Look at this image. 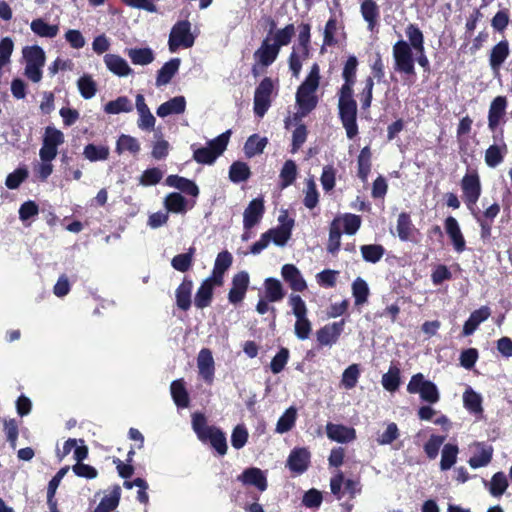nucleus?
Returning <instances> with one entry per match:
<instances>
[{
    "mask_svg": "<svg viewBox=\"0 0 512 512\" xmlns=\"http://www.w3.org/2000/svg\"><path fill=\"white\" fill-rule=\"evenodd\" d=\"M320 83V69L315 63L310 69L305 81L299 86L296 93V103L299 108L298 114L306 116L317 105L316 91Z\"/></svg>",
    "mask_w": 512,
    "mask_h": 512,
    "instance_id": "obj_1",
    "label": "nucleus"
},
{
    "mask_svg": "<svg viewBox=\"0 0 512 512\" xmlns=\"http://www.w3.org/2000/svg\"><path fill=\"white\" fill-rule=\"evenodd\" d=\"M192 428L201 442L210 443L220 455L226 454L227 442L224 433L215 426H209L203 414L192 415Z\"/></svg>",
    "mask_w": 512,
    "mask_h": 512,
    "instance_id": "obj_2",
    "label": "nucleus"
},
{
    "mask_svg": "<svg viewBox=\"0 0 512 512\" xmlns=\"http://www.w3.org/2000/svg\"><path fill=\"white\" fill-rule=\"evenodd\" d=\"M231 131L227 130L215 139L208 142L207 147L194 150L193 158L201 164H212L226 149Z\"/></svg>",
    "mask_w": 512,
    "mask_h": 512,
    "instance_id": "obj_3",
    "label": "nucleus"
},
{
    "mask_svg": "<svg viewBox=\"0 0 512 512\" xmlns=\"http://www.w3.org/2000/svg\"><path fill=\"white\" fill-rule=\"evenodd\" d=\"M25 60V75L33 82L37 83L42 78V68L45 64V52L37 45L26 46L22 50Z\"/></svg>",
    "mask_w": 512,
    "mask_h": 512,
    "instance_id": "obj_4",
    "label": "nucleus"
},
{
    "mask_svg": "<svg viewBox=\"0 0 512 512\" xmlns=\"http://www.w3.org/2000/svg\"><path fill=\"white\" fill-rule=\"evenodd\" d=\"M191 25L188 21L176 23L169 35V50L176 52L179 47L190 48L194 44V36L191 33Z\"/></svg>",
    "mask_w": 512,
    "mask_h": 512,
    "instance_id": "obj_5",
    "label": "nucleus"
},
{
    "mask_svg": "<svg viewBox=\"0 0 512 512\" xmlns=\"http://www.w3.org/2000/svg\"><path fill=\"white\" fill-rule=\"evenodd\" d=\"M64 143V134L54 128L47 127L43 138V145L39 151L40 159L54 160L58 154V147Z\"/></svg>",
    "mask_w": 512,
    "mask_h": 512,
    "instance_id": "obj_6",
    "label": "nucleus"
},
{
    "mask_svg": "<svg viewBox=\"0 0 512 512\" xmlns=\"http://www.w3.org/2000/svg\"><path fill=\"white\" fill-rule=\"evenodd\" d=\"M273 90L274 85L270 78H264L257 86L254 94V113L258 117H263L268 111Z\"/></svg>",
    "mask_w": 512,
    "mask_h": 512,
    "instance_id": "obj_7",
    "label": "nucleus"
},
{
    "mask_svg": "<svg viewBox=\"0 0 512 512\" xmlns=\"http://www.w3.org/2000/svg\"><path fill=\"white\" fill-rule=\"evenodd\" d=\"M339 114L347 137L352 139L358 133L356 123L357 105L354 100H339Z\"/></svg>",
    "mask_w": 512,
    "mask_h": 512,
    "instance_id": "obj_8",
    "label": "nucleus"
},
{
    "mask_svg": "<svg viewBox=\"0 0 512 512\" xmlns=\"http://www.w3.org/2000/svg\"><path fill=\"white\" fill-rule=\"evenodd\" d=\"M396 69L404 73H412L414 60L410 46L405 41H398L393 47Z\"/></svg>",
    "mask_w": 512,
    "mask_h": 512,
    "instance_id": "obj_9",
    "label": "nucleus"
},
{
    "mask_svg": "<svg viewBox=\"0 0 512 512\" xmlns=\"http://www.w3.org/2000/svg\"><path fill=\"white\" fill-rule=\"evenodd\" d=\"M279 52L280 50L277 48V46H274L271 43V39L269 37L265 38L261 46L254 53L256 65L254 66L253 70L255 71L258 66H270L278 57Z\"/></svg>",
    "mask_w": 512,
    "mask_h": 512,
    "instance_id": "obj_10",
    "label": "nucleus"
},
{
    "mask_svg": "<svg viewBox=\"0 0 512 512\" xmlns=\"http://www.w3.org/2000/svg\"><path fill=\"white\" fill-rule=\"evenodd\" d=\"M345 321L341 320L326 324L320 328L317 333V341L322 346H332L337 343L340 335L344 330Z\"/></svg>",
    "mask_w": 512,
    "mask_h": 512,
    "instance_id": "obj_11",
    "label": "nucleus"
},
{
    "mask_svg": "<svg viewBox=\"0 0 512 512\" xmlns=\"http://www.w3.org/2000/svg\"><path fill=\"white\" fill-rule=\"evenodd\" d=\"M135 107L138 113L137 126L143 131H152L156 124V118L151 113L142 94H137L135 98Z\"/></svg>",
    "mask_w": 512,
    "mask_h": 512,
    "instance_id": "obj_12",
    "label": "nucleus"
},
{
    "mask_svg": "<svg viewBox=\"0 0 512 512\" xmlns=\"http://www.w3.org/2000/svg\"><path fill=\"white\" fill-rule=\"evenodd\" d=\"M465 201L470 207L475 205L481 194L479 176L476 173L466 174L461 182Z\"/></svg>",
    "mask_w": 512,
    "mask_h": 512,
    "instance_id": "obj_13",
    "label": "nucleus"
},
{
    "mask_svg": "<svg viewBox=\"0 0 512 512\" xmlns=\"http://www.w3.org/2000/svg\"><path fill=\"white\" fill-rule=\"evenodd\" d=\"M249 285V275L245 271H241L234 275L232 287L228 294V299L232 304L241 302L246 294Z\"/></svg>",
    "mask_w": 512,
    "mask_h": 512,
    "instance_id": "obj_14",
    "label": "nucleus"
},
{
    "mask_svg": "<svg viewBox=\"0 0 512 512\" xmlns=\"http://www.w3.org/2000/svg\"><path fill=\"white\" fill-rule=\"evenodd\" d=\"M237 480L243 485L254 486L260 491L267 489V478L265 473L256 467L245 469L238 477Z\"/></svg>",
    "mask_w": 512,
    "mask_h": 512,
    "instance_id": "obj_15",
    "label": "nucleus"
},
{
    "mask_svg": "<svg viewBox=\"0 0 512 512\" xmlns=\"http://www.w3.org/2000/svg\"><path fill=\"white\" fill-rule=\"evenodd\" d=\"M281 276L296 292H302L307 288V283L300 270L293 264H285L281 268Z\"/></svg>",
    "mask_w": 512,
    "mask_h": 512,
    "instance_id": "obj_16",
    "label": "nucleus"
},
{
    "mask_svg": "<svg viewBox=\"0 0 512 512\" xmlns=\"http://www.w3.org/2000/svg\"><path fill=\"white\" fill-rule=\"evenodd\" d=\"M326 434L330 440L338 443H348L356 438L355 429L342 424L328 423Z\"/></svg>",
    "mask_w": 512,
    "mask_h": 512,
    "instance_id": "obj_17",
    "label": "nucleus"
},
{
    "mask_svg": "<svg viewBox=\"0 0 512 512\" xmlns=\"http://www.w3.org/2000/svg\"><path fill=\"white\" fill-rule=\"evenodd\" d=\"M264 203L260 198L253 199L243 213V226L245 229L254 227L263 217Z\"/></svg>",
    "mask_w": 512,
    "mask_h": 512,
    "instance_id": "obj_18",
    "label": "nucleus"
},
{
    "mask_svg": "<svg viewBox=\"0 0 512 512\" xmlns=\"http://www.w3.org/2000/svg\"><path fill=\"white\" fill-rule=\"evenodd\" d=\"M232 261V254L228 251H222L217 255L212 274L209 276L214 280V283L223 285V276L232 265Z\"/></svg>",
    "mask_w": 512,
    "mask_h": 512,
    "instance_id": "obj_19",
    "label": "nucleus"
},
{
    "mask_svg": "<svg viewBox=\"0 0 512 512\" xmlns=\"http://www.w3.org/2000/svg\"><path fill=\"white\" fill-rule=\"evenodd\" d=\"M214 283V280L210 277H207L198 288L195 295V305L199 309H203L208 307L211 303L213 291L216 287H220Z\"/></svg>",
    "mask_w": 512,
    "mask_h": 512,
    "instance_id": "obj_20",
    "label": "nucleus"
},
{
    "mask_svg": "<svg viewBox=\"0 0 512 512\" xmlns=\"http://www.w3.org/2000/svg\"><path fill=\"white\" fill-rule=\"evenodd\" d=\"M507 101L503 96L496 97L490 105L488 115V126L491 130H495L503 119L506 111Z\"/></svg>",
    "mask_w": 512,
    "mask_h": 512,
    "instance_id": "obj_21",
    "label": "nucleus"
},
{
    "mask_svg": "<svg viewBox=\"0 0 512 512\" xmlns=\"http://www.w3.org/2000/svg\"><path fill=\"white\" fill-rule=\"evenodd\" d=\"M309 461V451L305 448H296L290 453L287 463L292 471L303 473L307 469Z\"/></svg>",
    "mask_w": 512,
    "mask_h": 512,
    "instance_id": "obj_22",
    "label": "nucleus"
},
{
    "mask_svg": "<svg viewBox=\"0 0 512 512\" xmlns=\"http://www.w3.org/2000/svg\"><path fill=\"white\" fill-rule=\"evenodd\" d=\"M104 63L107 69L119 77H126L132 73V69L127 61L115 54H106L104 56Z\"/></svg>",
    "mask_w": 512,
    "mask_h": 512,
    "instance_id": "obj_23",
    "label": "nucleus"
},
{
    "mask_svg": "<svg viewBox=\"0 0 512 512\" xmlns=\"http://www.w3.org/2000/svg\"><path fill=\"white\" fill-rule=\"evenodd\" d=\"M197 367L200 375L208 382H211L214 376V359L209 349L200 350L197 357Z\"/></svg>",
    "mask_w": 512,
    "mask_h": 512,
    "instance_id": "obj_24",
    "label": "nucleus"
},
{
    "mask_svg": "<svg viewBox=\"0 0 512 512\" xmlns=\"http://www.w3.org/2000/svg\"><path fill=\"white\" fill-rule=\"evenodd\" d=\"M418 394L423 401L429 404H435L440 399L437 386L431 381L424 380L423 375L420 373H418Z\"/></svg>",
    "mask_w": 512,
    "mask_h": 512,
    "instance_id": "obj_25",
    "label": "nucleus"
},
{
    "mask_svg": "<svg viewBox=\"0 0 512 512\" xmlns=\"http://www.w3.org/2000/svg\"><path fill=\"white\" fill-rule=\"evenodd\" d=\"M186 109V99L184 96H176L162 103L156 110V114L165 118L172 114H182Z\"/></svg>",
    "mask_w": 512,
    "mask_h": 512,
    "instance_id": "obj_26",
    "label": "nucleus"
},
{
    "mask_svg": "<svg viewBox=\"0 0 512 512\" xmlns=\"http://www.w3.org/2000/svg\"><path fill=\"white\" fill-rule=\"evenodd\" d=\"M445 230L450 237L453 247L457 252H463L465 249V240L460 230L457 220L449 216L445 220Z\"/></svg>",
    "mask_w": 512,
    "mask_h": 512,
    "instance_id": "obj_27",
    "label": "nucleus"
},
{
    "mask_svg": "<svg viewBox=\"0 0 512 512\" xmlns=\"http://www.w3.org/2000/svg\"><path fill=\"white\" fill-rule=\"evenodd\" d=\"M332 223H336L340 231L343 228L346 234L354 235L361 226V218L358 215L346 213L337 216Z\"/></svg>",
    "mask_w": 512,
    "mask_h": 512,
    "instance_id": "obj_28",
    "label": "nucleus"
},
{
    "mask_svg": "<svg viewBox=\"0 0 512 512\" xmlns=\"http://www.w3.org/2000/svg\"><path fill=\"white\" fill-rule=\"evenodd\" d=\"M474 455L469 459V465L476 469L488 465L492 459L493 448L489 445L477 443Z\"/></svg>",
    "mask_w": 512,
    "mask_h": 512,
    "instance_id": "obj_29",
    "label": "nucleus"
},
{
    "mask_svg": "<svg viewBox=\"0 0 512 512\" xmlns=\"http://www.w3.org/2000/svg\"><path fill=\"white\" fill-rule=\"evenodd\" d=\"M509 44L506 40L500 41L496 44L490 53V66L494 72H498L502 64L509 56Z\"/></svg>",
    "mask_w": 512,
    "mask_h": 512,
    "instance_id": "obj_30",
    "label": "nucleus"
},
{
    "mask_svg": "<svg viewBox=\"0 0 512 512\" xmlns=\"http://www.w3.org/2000/svg\"><path fill=\"white\" fill-rule=\"evenodd\" d=\"M193 282L190 279L184 278L183 282L178 286L175 291L176 304L181 310H188L191 306Z\"/></svg>",
    "mask_w": 512,
    "mask_h": 512,
    "instance_id": "obj_31",
    "label": "nucleus"
},
{
    "mask_svg": "<svg viewBox=\"0 0 512 512\" xmlns=\"http://www.w3.org/2000/svg\"><path fill=\"white\" fill-rule=\"evenodd\" d=\"M165 183L169 187L176 188L194 197L198 196L199 194L198 186L193 181L178 175L168 176L165 180Z\"/></svg>",
    "mask_w": 512,
    "mask_h": 512,
    "instance_id": "obj_32",
    "label": "nucleus"
},
{
    "mask_svg": "<svg viewBox=\"0 0 512 512\" xmlns=\"http://www.w3.org/2000/svg\"><path fill=\"white\" fill-rule=\"evenodd\" d=\"M490 316V309L486 306L479 308L471 313L463 326V334L469 336L474 333L479 324L484 322Z\"/></svg>",
    "mask_w": 512,
    "mask_h": 512,
    "instance_id": "obj_33",
    "label": "nucleus"
},
{
    "mask_svg": "<svg viewBox=\"0 0 512 512\" xmlns=\"http://www.w3.org/2000/svg\"><path fill=\"white\" fill-rule=\"evenodd\" d=\"M309 58V49L293 47L289 57V68L294 77L298 78L303 66Z\"/></svg>",
    "mask_w": 512,
    "mask_h": 512,
    "instance_id": "obj_34",
    "label": "nucleus"
},
{
    "mask_svg": "<svg viewBox=\"0 0 512 512\" xmlns=\"http://www.w3.org/2000/svg\"><path fill=\"white\" fill-rule=\"evenodd\" d=\"M121 497V488L118 485L113 486L102 498L94 512H111L119 504Z\"/></svg>",
    "mask_w": 512,
    "mask_h": 512,
    "instance_id": "obj_35",
    "label": "nucleus"
},
{
    "mask_svg": "<svg viewBox=\"0 0 512 512\" xmlns=\"http://www.w3.org/2000/svg\"><path fill=\"white\" fill-rule=\"evenodd\" d=\"M180 59L173 58L166 62L161 69L158 71L156 78V86L161 87L167 85L173 76L177 73L180 66Z\"/></svg>",
    "mask_w": 512,
    "mask_h": 512,
    "instance_id": "obj_36",
    "label": "nucleus"
},
{
    "mask_svg": "<svg viewBox=\"0 0 512 512\" xmlns=\"http://www.w3.org/2000/svg\"><path fill=\"white\" fill-rule=\"evenodd\" d=\"M265 297L270 302H278L284 298V289L281 282L269 277L264 281Z\"/></svg>",
    "mask_w": 512,
    "mask_h": 512,
    "instance_id": "obj_37",
    "label": "nucleus"
},
{
    "mask_svg": "<svg viewBox=\"0 0 512 512\" xmlns=\"http://www.w3.org/2000/svg\"><path fill=\"white\" fill-rule=\"evenodd\" d=\"M507 153V146L505 143L491 145L485 152V163L495 168L502 163L504 156Z\"/></svg>",
    "mask_w": 512,
    "mask_h": 512,
    "instance_id": "obj_38",
    "label": "nucleus"
},
{
    "mask_svg": "<svg viewBox=\"0 0 512 512\" xmlns=\"http://www.w3.org/2000/svg\"><path fill=\"white\" fill-rule=\"evenodd\" d=\"M30 28L39 37L54 38L59 33L58 25L48 24L42 18L34 19L30 24Z\"/></svg>",
    "mask_w": 512,
    "mask_h": 512,
    "instance_id": "obj_39",
    "label": "nucleus"
},
{
    "mask_svg": "<svg viewBox=\"0 0 512 512\" xmlns=\"http://www.w3.org/2000/svg\"><path fill=\"white\" fill-rule=\"evenodd\" d=\"M361 14L368 23V29L373 31L379 17V8L373 0H364L361 4Z\"/></svg>",
    "mask_w": 512,
    "mask_h": 512,
    "instance_id": "obj_40",
    "label": "nucleus"
},
{
    "mask_svg": "<svg viewBox=\"0 0 512 512\" xmlns=\"http://www.w3.org/2000/svg\"><path fill=\"white\" fill-rule=\"evenodd\" d=\"M110 155V149L105 145L88 144L83 149V156L90 162L105 161Z\"/></svg>",
    "mask_w": 512,
    "mask_h": 512,
    "instance_id": "obj_41",
    "label": "nucleus"
},
{
    "mask_svg": "<svg viewBox=\"0 0 512 512\" xmlns=\"http://www.w3.org/2000/svg\"><path fill=\"white\" fill-rule=\"evenodd\" d=\"M464 407L473 414L482 413V397L472 388H467L463 394Z\"/></svg>",
    "mask_w": 512,
    "mask_h": 512,
    "instance_id": "obj_42",
    "label": "nucleus"
},
{
    "mask_svg": "<svg viewBox=\"0 0 512 512\" xmlns=\"http://www.w3.org/2000/svg\"><path fill=\"white\" fill-rule=\"evenodd\" d=\"M127 55L135 65H148L154 61V53L150 48H132Z\"/></svg>",
    "mask_w": 512,
    "mask_h": 512,
    "instance_id": "obj_43",
    "label": "nucleus"
},
{
    "mask_svg": "<svg viewBox=\"0 0 512 512\" xmlns=\"http://www.w3.org/2000/svg\"><path fill=\"white\" fill-rule=\"evenodd\" d=\"M132 110L133 104L126 96H120L104 106V111L108 114L129 113Z\"/></svg>",
    "mask_w": 512,
    "mask_h": 512,
    "instance_id": "obj_44",
    "label": "nucleus"
},
{
    "mask_svg": "<svg viewBox=\"0 0 512 512\" xmlns=\"http://www.w3.org/2000/svg\"><path fill=\"white\" fill-rule=\"evenodd\" d=\"M267 142L268 140L266 137H260L257 134L250 136L244 145L245 154L248 157H253L262 153L267 145Z\"/></svg>",
    "mask_w": 512,
    "mask_h": 512,
    "instance_id": "obj_45",
    "label": "nucleus"
},
{
    "mask_svg": "<svg viewBox=\"0 0 512 512\" xmlns=\"http://www.w3.org/2000/svg\"><path fill=\"white\" fill-rule=\"evenodd\" d=\"M171 395L178 407H187L189 405V396L182 380H175L170 386Z\"/></svg>",
    "mask_w": 512,
    "mask_h": 512,
    "instance_id": "obj_46",
    "label": "nucleus"
},
{
    "mask_svg": "<svg viewBox=\"0 0 512 512\" xmlns=\"http://www.w3.org/2000/svg\"><path fill=\"white\" fill-rule=\"evenodd\" d=\"M167 212L182 214L186 212V199L179 193H170L164 200Z\"/></svg>",
    "mask_w": 512,
    "mask_h": 512,
    "instance_id": "obj_47",
    "label": "nucleus"
},
{
    "mask_svg": "<svg viewBox=\"0 0 512 512\" xmlns=\"http://www.w3.org/2000/svg\"><path fill=\"white\" fill-rule=\"evenodd\" d=\"M116 152L122 154L125 151L137 154L140 151L139 141L130 135L122 134L116 142Z\"/></svg>",
    "mask_w": 512,
    "mask_h": 512,
    "instance_id": "obj_48",
    "label": "nucleus"
},
{
    "mask_svg": "<svg viewBox=\"0 0 512 512\" xmlns=\"http://www.w3.org/2000/svg\"><path fill=\"white\" fill-rule=\"evenodd\" d=\"M291 233L292 230H289V227L282 228L278 226L266 231L265 235L270 242H273L277 246L283 247L290 239Z\"/></svg>",
    "mask_w": 512,
    "mask_h": 512,
    "instance_id": "obj_49",
    "label": "nucleus"
},
{
    "mask_svg": "<svg viewBox=\"0 0 512 512\" xmlns=\"http://www.w3.org/2000/svg\"><path fill=\"white\" fill-rule=\"evenodd\" d=\"M458 447L454 444H446L442 449L440 467L442 470L450 469L456 462Z\"/></svg>",
    "mask_w": 512,
    "mask_h": 512,
    "instance_id": "obj_50",
    "label": "nucleus"
},
{
    "mask_svg": "<svg viewBox=\"0 0 512 512\" xmlns=\"http://www.w3.org/2000/svg\"><path fill=\"white\" fill-rule=\"evenodd\" d=\"M194 253L195 249L190 247L188 252L176 255L171 261L172 267L177 271L186 272L192 264Z\"/></svg>",
    "mask_w": 512,
    "mask_h": 512,
    "instance_id": "obj_51",
    "label": "nucleus"
},
{
    "mask_svg": "<svg viewBox=\"0 0 512 512\" xmlns=\"http://www.w3.org/2000/svg\"><path fill=\"white\" fill-rule=\"evenodd\" d=\"M352 294L355 298V304L361 305L367 301L369 287L366 281L360 277L356 278L352 284Z\"/></svg>",
    "mask_w": 512,
    "mask_h": 512,
    "instance_id": "obj_52",
    "label": "nucleus"
},
{
    "mask_svg": "<svg viewBox=\"0 0 512 512\" xmlns=\"http://www.w3.org/2000/svg\"><path fill=\"white\" fill-rule=\"evenodd\" d=\"M294 33V26L292 24H289L284 28L277 30L274 33L273 38L271 39L273 42L271 43L274 46H277V48L280 50L282 46H286L290 43Z\"/></svg>",
    "mask_w": 512,
    "mask_h": 512,
    "instance_id": "obj_53",
    "label": "nucleus"
},
{
    "mask_svg": "<svg viewBox=\"0 0 512 512\" xmlns=\"http://www.w3.org/2000/svg\"><path fill=\"white\" fill-rule=\"evenodd\" d=\"M360 376V367L358 364H351L348 366L341 378V384L345 389H352L356 386Z\"/></svg>",
    "mask_w": 512,
    "mask_h": 512,
    "instance_id": "obj_54",
    "label": "nucleus"
},
{
    "mask_svg": "<svg viewBox=\"0 0 512 512\" xmlns=\"http://www.w3.org/2000/svg\"><path fill=\"white\" fill-rule=\"evenodd\" d=\"M296 409L294 407L288 408L285 413L279 418L276 425V432L283 434L289 431L296 421Z\"/></svg>",
    "mask_w": 512,
    "mask_h": 512,
    "instance_id": "obj_55",
    "label": "nucleus"
},
{
    "mask_svg": "<svg viewBox=\"0 0 512 512\" xmlns=\"http://www.w3.org/2000/svg\"><path fill=\"white\" fill-rule=\"evenodd\" d=\"M434 416H437L434 420L435 424L446 426L449 425V419L443 415L439 414L434 408L431 406H422L418 409V417L421 420H432Z\"/></svg>",
    "mask_w": 512,
    "mask_h": 512,
    "instance_id": "obj_56",
    "label": "nucleus"
},
{
    "mask_svg": "<svg viewBox=\"0 0 512 512\" xmlns=\"http://www.w3.org/2000/svg\"><path fill=\"white\" fill-rule=\"evenodd\" d=\"M77 86L81 96L85 99H91L96 94V83L89 75H84L79 78L77 81Z\"/></svg>",
    "mask_w": 512,
    "mask_h": 512,
    "instance_id": "obj_57",
    "label": "nucleus"
},
{
    "mask_svg": "<svg viewBox=\"0 0 512 512\" xmlns=\"http://www.w3.org/2000/svg\"><path fill=\"white\" fill-rule=\"evenodd\" d=\"M297 175V167L294 161L287 160L280 172L281 187L286 188L291 185Z\"/></svg>",
    "mask_w": 512,
    "mask_h": 512,
    "instance_id": "obj_58",
    "label": "nucleus"
},
{
    "mask_svg": "<svg viewBox=\"0 0 512 512\" xmlns=\"http://www.w3.org/2000/svg\"><path fill=\"white\" fill-rule=\"evenodd\" d=\"M304 193L305 196L303 202L305 207L308 209L315 208L319 202V194L313 179H307Z\"/></svg>",
    "mask_w": 512,
    "mask_h": 512,
    "instance_id": "obj_59",
    "label": "nucleus"
},
{
    "mask_svg": "<svg viewBox=\"0 0 512 512\" xmlns=\"http://www.w3.org/2000/svg\"><path fill=\"white\" fill-rule=\"evenodd\" d=\"M381 383L387 391L394 392L397 390L400 383L399 369L391 366L388 372L382 376Z\"/></svg>",
    "mask_w": 512,
    "mask_h": 512,
    "instance_id": "obj_60",
    "label": "nucleus"
},
{
    "mask_svg": "<svg viewBox=\"0 0 512 512\" xmlns=\"http://www.w3.org/2000/svg\"><path fill=\"white\" fill-rule=\"evenodd\" d=\"M371 153L368 147H364L358 156V175L365 181L371 168Z\"/></svg>",
    "mask_w": 512,
    "mask_h": 512,
    "instance_id": "obj_61",
    "label": "nucleus"
},
{
    "mask_svg": "<svg viewBox=\"0 0 512 512\" xmlns=\"http://www.w3.org/2000/svg\"><path fill=\"white\" fill-rule=\"evenodd\" d=\"M250 170L247 164L243 162H235L231 165L229 170V177L231 181L238 183L248 179Z\"/></svg>",
    "mask_w": 512,
    "mask_h": 512,
    "instance_id": "obj_62",
    "label": "nucleus"
},
{
    "mask_svg": "<svg viewBox=\"0 0 512 512\" xmlns=\"http://www.w3.org/2000/svg\"><path fill=\"white\" fill-rule=\"evenodd\" d=\"M288 303L296 320L307 318L308 310L306 304L298 294H291Z\"/></svg>",
    "mask_w": 512,
    "mask_h": 512,
    "instance_id": "obj_63",
    "label": "nucleus"
},
{
    "mask_svg": "<svg viewBox=\"0 0 512 512\" xmlns=\"http://www.w3.org/2000/svg\"><path fill=\"white\" fill-rule=\"evenodd\" d=\"M508 482L506 476L502 472H497L493 475L490 484V493L495 496H501L507 489Z\"/></svg>",
    "mask_w": 512,
    "mask_h": 512,
    "instance_id": "obj_64",
    "label": "nucleus"
}]
</instances>
